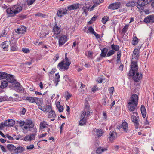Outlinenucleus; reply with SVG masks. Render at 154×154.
Returning <instances> with one entry per match:
<instances>
[{"mask_svg":"<svg viewBox=\"0 0 154 154\" xmlns=\"http://www.w3.org/2000/svg\"><path fill=\"white\" fill-rule=\"evenodd\" d=\"M25 125H27L29 126V127H30L32 128L36 127H34V124L32 122V121L31 120H26L25 121Z\"/></svg>","mask_w":154,"mask_h":154,"instance_id":"nucleus-29","label":"nucleus"},{"mask_svg":"<svg viewBox=\"0 0 154 154\" xmlns=\"http://www.w3.org/2000/svg\"><path fill=\"white\" fill-rule=\"evenodd\" d=\"M26 6L25 4H22V6L16 5L12 7L8 8L6 12L10 16H14L16 14L20 12L23 9H26Z\"/></svg>","mask_w":154,"mask_h":154,"instance_id":"nucleus-3","label":"nucleus"},{"mask_svg":"<svg viewBox=\"0 0 154 154\" xmlns=\"http://www.w3.org/2000/svg\"><path fill=\"white\" fill-rule=\"evenodd\" d=\"M67 41V37L66 35H63L59 38V46L63 45Z\"/></svg>","mask_w":154,"mask_h":154,"instance_id":"nucleus-18","label":"nucleus"},{"mask_svg":"<svg viewBox=\"0 0 154 154\" xmlns=\"http://www.w3.org/2000/svg\"><path fill=\"white\" fill-rule=\"evenodd\" d=\"M0 148L2 150V151L3 152H6V149L5 148L3 145H0Z\"/></svg>","mask_w":154,"mask_h":154,"instance_id":"nucleus-59","label":"nucleus"},{"mask_svg":"<svg viewBox=\"0 0 154 154\" xmlns=\"http://www.w3.org/2000/svg\"><path fill=\"white\" fill-rule=\"evenodd\" d=\"M7 147L8 149L10 151H12L14 150L15 151V149H16V147L14 145L11 144H9L7 145Z\"/></svg>","mask_w":154,"mask_h":154,"instance_id":"nucleus-37","label":"nucleus"},{"mask_svg":"<svg viewBox=\"0 0 154 154\" xmlns=\"http://www.w3.org/2000/svg\"><path fill=\"white\" fill-rule=\"evenodd\" d=\"M38 108L39 109L44 111H46V108L44 106H42L40 105L38 106Z\"/></svg>","mask_w":154,"mask_h":154,"instance_id":"nucleus-55","label":"nucleus"},{"mask_svg":"<svg viewBox=\"0 0 154 154\" xmlns=\"http://www.w3.org/2000/svg\"><path fill=\"white\" fill-rule=\"evenodd\" d=\"M34 147V146L32 144L29 146H27V149L28 150L32 149Z\"/></svg>","mask_w":154,"mask_h":154,"instance_id":"nucleus-61","label":"nucleus"},{"mask_svg":"<svg viewBox=\"0 0 154 154\" xmlns=\"http://www.w3.org/2000/svg\"><path fill=\"white\" fill-rule=\"evenodd\" d=\"M80 5L79 4L76 3L72 5L68 6L67 9L69 11L76 9L79 7Z\"/></svg>","mask_w":154,"mask_h":154,"instance_id":"nucleus-22","label":"nucleus"},{"mask_svg":"<svg viewBox=\"0 0 154 154\" xmlns=\"http://www.w3.org/2000/svg\"><path fill=\"white\" fill-rule=\"evenodd\" d=\"M46 111L49 113V116H54L55 115V112L52 110L51 106L50 105L46 106Z\"/></svg>","mask_w":154,"mask_h":154,"instance_id":"nucleus-21","label":"nucleus"},{"mask_svg":"<svg viewBox=\"0 0 154 154\" xmlns=\"http://www.w3.org/2000/svg\"><path fill=\"white\" fill-rule=\"evenodd\" d=\"M10 51H17L18 48L17 46V43L15 40L10 41Z\"/></svg>","mask_w":154,"mask_h":154,"instance_id":"nucleus-13","label":"nucleus"},{"mask_svg":"<svg viewBox=\"0 0 154 154\" xmlns=\"http://www.w3.org/2000/svg\"><path fill=\"white\" fill-rule=\"evenodd\" d=\"M67 10L66 8H63L58 10L57 12V15L62 17L67 14Z\"/></svg>","mask_w":154,"mask_h":154,"instance_id":"nucleus-19","label":"nucleus"},{"mask_svg":"<svg viewBox=\"0 0 154 154\" xmlns=\"http://www.w3.org/2000/svg\"><path fill=\"white\" fill-rule=\"evenodd\" d=\"M148 3L147 0H138L137 2L138 6L137 7L140 9L142 6H144Z\"/></svg>","mask_w":154,"mask_h":154,"instance_id":"nucleus-17","label":"nucleus"},{"mask_svg":"<svg viewBox=\"0 0 154 154\" xmlns=\"http://www.w3.org/2000/svg\"><path fill=\"white\" fill-rule=\"evenodd\" d=\"M141 46H138L137 48L135 49L133 51V55L132 56V60L134 62L136 61L137 63V60L139 57V50L140 49ZM132 62H131V63Z\"/></svg>","mask_w":154,"mask_h":154,"instance_id":"nucleus-7","label":"nucleus"},{"mask_svg":"<svg viewBox=\"0 0 154 154\" xmlns=\"http://www.w3.org/2000/svg\"><path fill=\"white\" fill-rule=\"evenodd\" d=\"M11 88H13L17 91L21 93L23 92L24 91V88L21 86L20 84L18 82H16L15 84Z\"/></svg>","mask_w":154,"mask_h":154,"instance_id":"nucleus-8","label":"nucleus"},{"mask_svg":"<svg viewBox=\"0 0 154 154\" xmlns=\"http://www.w3.org/2000/svg\"><path fill=\"white\" fill-rule=\"evenodd\" d=\"M103 100V104L104 105H106L108 102V100L107 98V97H104Z\"/></svg>","mask_w":154,"mask_h":154,"instance_id":"nucleus-57","label":"nucleus"},{"mask_svg":"<svg viewBox=\"0 0 154 154\" xmlns=\"http://www.w3.org/2000/svg\"><path fill=\"white\" fill-rule=\"evenodd\" d=\"M60 104V103L59 101H58L56 103V107L58 109L59 111L60 112H61L63 110V106L61 105Z\"/></svg>","mask_w":154,"mask_h":154,"instance_id":"nucleus-31","label":"nucleus"},{"mask_svg":"<svg viewBox=\"0 0 154 154\" xmlns=\"http://www.w3.org/2000/svg\"><path fill=\"white\" fill-rule=\"evenodd\" d=\"M128 75L133 76V80L135 82H137L142 79V74L140 72L138 71V67L136 62L132 61Z\"/></svg>","mask_w":154,"mask_h":154,"instance_id":"nucleus-1","label":"nucleus"},{"mask_svg":"<svg viewBox=\"0 0 154 154\" xmlns=\"http://www.w3.org/2000/svg\"><path fill=\"white\" fill-rule=\"evenodd\" d=\"M138 103V95L135 94H133L129 100L128 108L129 110L132 112L133 115H138V113L136 111V108Z\"/></svg>","mask_w":154,"mask_h":154,"instance_id":"nucleus-2","label":"nucleus"},{"mask_svg":"<svg viewBox=\"0 0 154 154\" xmlns=\"http://www.w3.org/2000/svg\"><path fill=\"white\" fill-rule=\"evenodd\" d=\"M7 74L3 72H0V80L6 78Z\"/></svg>","mask_w":154,"mask_h":154,"instance_id":"nucleus-41","label":"nucleus"},{"mask_svg":"<svg viewBox=\"0 0 154 154\" xmlns=\"http://www.w3.org/2000/svg\"><path fill=\"white\" fill-rule=\"evenodd\" d=\"M142 116H146V114L145 107L143 105H142L140 108Z\"/></svg>","mask_w":154,"mask_h":154,"instance_id":"nucleus-38","label":"nucleus"},{"mask_svg":"<svg viewBox=\"0 0 154 154\" xmlns=\"http://www.w3.org/2000/svg\"><path fill=\"white\" fill-rule=\"evenodd\" d=\"M131 119L134 124L135 128L137 129L139 127V122L138 116H132Z\"/></svg>","mask_w":154,"mask_h":154,"instance_id":"nucleus-10","label":"nucleus"},{"mask_svg":"<svg viewBox=\"0 0 154 154\" xmlns=\"http://www.w3.org/2000/svg\"><path fill=\"white\" fill-rule=\"evenodd\" d=\"M47 134V133H45L43 134H41L39 136V138H42L45 137Z\"/></svg>","mask_w":154,"mask_h":154,"instance_id":"nucleus-63","label":"nucleus"},{"mask_svg":"<svg viewBox=\"0 0 154 154\" xmlns=\"http://www.w3.org/2000/svg\"><path fill=\"white\" fill-rule=\"evenodd\" d=\"M26 30V27L24 26H21L20 27L18 28L15 31L18 34H22L25 33Z\"/></svg>","mask_w":154,"mask_h":154,"instance_id":"nucleus-20","label":"nucleus"},{"mask_svg":"<svg viewBox=\"0 0 154 154\" xmlns=\"http://www.w3.org/2000/svg\"><path fill=\"white\" fill-rule=\"evenodd\" d=\"M71 96L72 95L69 92H67L66 93V95L65 97L66 100H67L70 98Z\"/></svg>","mask_w":154,"mask_h":154,"instance_id":"nucleus-48","label":"nucleus"},{"mask_svg":"<svg viewBox=\"0 0 154 154\" xmlns=\"http://www.w3.org/2000/svg\"><path fill=\"white\" fill-rule=\"evenodd\" d=\"M121 3L119 2L113 3L110 4L108 7L109 9L112 10L117 9L120 7L121 5Z\"/></svg>","mask_w":154,"mask_h":154,"instance_id":"nucleus-12","label":"nucleus"},{"mask_svg":"<svg viewBox=\"0 0 154 154\" xmlns=\"http://www.w3.org/2000/svg\"><path fill=\"white\" fill-rule=\"evenodd\" d=\"M82 9L83 11L82 14H85V16H86L87 14V13L89 10V7H88L87 6H84L82 8Z\"/></svg>","mask_w":154,"mask_h":154,"instance_id":"nucleus-40","label":"nucleus"},{"mask_svg":"<svg viewBox=\"0 0 154 154\" xmlns=\"http://www.w3.org/2000/svg\"><path fill=\"white\" fill-rule=\"evenodd\" d=\"M109 94L110 95V98L112 97L113 92L114 91V89L113 87H110L109 89Z\"/></svg>","mask_w":154,"mask_h":154,"instance_id":"nucleus-45","label":"nucleus"},{"mask_svg":"<svg viewBox=\"0 0 154 154\" xmlns=\"http://www.w3.org/2000/svg\"><path fill=\"white\" fill-rule=\"evenodd\" d=\"M95 133L97 136L98 137H99L102 136V134L103 133V131L101 129H96Z\"/></svg>","mask_w":154,"mask_h":154,"instance_id":"nucleus-35","label":"nucleus"},{"mask_svg":"<svg viewBox=\"0 0 154 154\" xmlns=\"http://www.w3.org/2000/svg\"><path fill=\"white\" fill-rule=\"evenodd\" d=\"M121 52L120 51H119L117 53V60L118 62L119 61L120 59V57L121 56Z\"/></svg>","mask_w":154,"mask_h":154,"instance_id":"nucleus-58","label":"nucleus"},{"mask_svg":"<svg viewBox=\"0 0 154 154\" xmlns=\"http://www.w3.org/2000/svg\"><path fill=\"white\" fill-rule=\"evenodd\" d=\"M32 133L26 135L23 139L25 141H31L35 140L37 135V129H33Z\"/></svg>","mask_w":154,"mask_h":154,"instance_id":"nucleus-5","label":"nucleus"},{"mask_svg":"<svg viewBox=\"0 0 154 154\" xmlns=\"http://www.w3.org/2000/svg\"><path fill=\"white\" fill-rule=\"evenodd\" d=\"M111 47L112 50L116 51H118L119 48V46L117 45H115L114 44L112 45Z\"/></svg>","mask_w":154,"mask_h":154,"instance_id":"nucleus-42","label":"nucleus"},{"mask_svg":"<svg viewBox=\"0 0 154 154\" xmlns=\"http://www.w3.org/2000/svg\"><path fill=\"white\" fill-rule=\"evenodd\" d=\"M109 20V17L107 16H105L102 19V22L104 24Z\"/></svg>","mask_w":154,"mask_h":154,"instance_id":"nucleus-43","label":"nucleus"},{"mask_svg":"<svg viewBox=\"0 0 154 154\" xmlns=\"http://www.w3.org/2000/svg\"><path fill=\"white\" fill-rule=\"evenodd\" d=\"M95 32L93 28L91 26H90L89 27L88 29L86 32L90 33L93 34Z\"/></svg>","mask_w":154,"mask_h":154,"instance_id":"nucleus-46","label":"nucleus"},{"mask_svg":"<svg viewBox=\"0 0 154 154\" xmlns=\"http://www.w3.org/2000/svg\"><path fill=\"white\" fill-rule=\"evenodd\" d=\"M136 4V2L134 1H130L126 4V6L128 7H134Z\"/></svg>","mask_w":154,"mask_h":154,"instance_id":"nucleus-32","label":"nucleus"},{"mask_svg":"<svg viewBox=\"0 0 154 154\" xmlns=\"http://www.w3.org/2000/svg\"><path fill=\"white\" fill-rule=\"evenodd\" d=\"M35 101L34 102L38 106H39L40 105H42L43 103L42 100V99L41 98H35Z\"/></svg>","mask_w":154,"mask_h":154,"instance_id":"nucleus-36","label":"nucleus"},{"mask_svg":"<svg viewBox=\"0 0 154 154\" xmlns=\"http://www.w3.org/2000/svg\"><path fill=\"white\" fill-rule=\"evenodd\" d=\"M22 132L23 133L26 134L28 133L29 131L30 132L32 131L33 129H37L36 127L32 128L27 125H25L24 126H23L22 127Z\"/></svg>","mask_w":154,"mask_h":154,"instance_id":"nucleus-15","label":"nucleus"},{"mask_svg":"<svg viewBox=\"0 0 154 154\" xmlns=\"http://www.w3.org/2000/svg\"><path fill=\"white\" fill-rule=\"evenodd\" d=\"M117 134L115 129L110 132L108 137L110 141L113 142L117 138Z\"/></svg>","mask_w":154,"mask_h":154,"instance_id":"nucleus-9","label":"nucleus"},{"mask_svg":"<svg viewBox=\"0 0 154 154\" xmlns=\"http://www.w3.org/2000/svg\"><path fill=\"white\" fill-rule=\"evenodd\" d=\"M35 16L36 17H45V15L41 13H38L35 14Z\"/></svg>","mask_w":154,"mask_h":154,"instance_id":"nucleus-51","label":"nucleus"},{"mask_svg":"<svg viewBox=\"0 0 154 154\" xmlns=\"http://www.w3.org/2000/svg\"><path fill=\"white\" fill-rule=\"evenodd\" d=\"M144 21L148 23H153L154 22V15L148 16L144 18Z\"/></svg>","mask_w":154,"mask_h":154,"instance_id":"nucleus-16","label":"nucleus"},{"mask_svg":"<svg viewBox=\"0 0 154 154\" xmlns=\"http://www.w3.org/2000/svg\"><path fill=\"white\" fill-rule=\"evenodd\" d=\"M67 53L65 54V59L63 61L59 63L58 66L59 67L60 69L61 70H67L69 68V67L71 63V62L69 61L67 57Z\"/></svg>","mask_w":154,"mask_h":154,"instance_id":"nucleus-4","label":"nucleus"},{"mask_svg":"<svg viewBox=\"0 0 154 154\" xmlns=\"http://www.w3.org/2000/svg\"><path fill=\"white\" fill-rule=\"evenodd\" d=\"M97 89H98V88L97 87V86H94L92 89V91L93 92H95L97 90Z\"/></svg>","mask_w":154,"mask_h":154,"instance_id":"nucleus-60","label":"nucleus"},{"mask_svg":"<svg viewBox=\"0 0 154 154\" xmlns=\"http://www.w3.org/2000/svg\"><path fill=\"white\" fill-rule=\"evenodd\" d=\"M128 25H126L125 26L122 31V33L125 34L128 28Z\"/></svg>","mask_w":154,"mask_h":154,"instance_id":"nucleus-49","label":"nucleus"},{"mask_svg":"<svg viewBox=\"0 0 154 154\" xmlns=\"http://www.w3.org/2000/svg\"><path fill=\"white\" fill-rule=\"evenodd\" d=\"M53 31L54 34L57 35L60 32L61 29L56 25L54 26Z\"/></svg>","mask_w":154,"mask_h":154,"instance_id":"nucleus-26","label":"nucleus"},{"mask_svg":"<svg viewBox=\"0 0 154 154\" xmlns=\"http://www.w3.org/2000/svg\"><path fill=\"white\" fill-rule=\"evenodd\" d=\"M117 128L119 130L121 129L125 133H127L130 131L129 129L128 124L125 120L122 121V123L121 125L118 126Z\"/></svg>","mask_w":154,"mask_h":154,"instance_id":"nucleus-6","label":"nucleus"},{"mask_svg":"<svg viewBox=\"0 0 154 154\" xmlns=\"http://www.w3.org/2000/svg\"><path fill=\"white\" fill-rule=\"evenodd\" d=\"M5 126V125L4 122H2L0 124V129H2V128Z\"/></svg>","mask_w":154,"mask_h":154,"instance_id":"nucleus-64","label":"nucleus"},{"mask_svg":"<svg viewBox=\"0 0 154 154\" xmlns=\"http://www.w3.org/2000/svg\"><path fill=\"white\" fill-rule=\"evenodd\" d=\"M9 44L10 43L8 42L5 41L2 44L1 46L5 50L7 51Z\"/></svg>","mask_w":154,"mask_h":154,"instance_id":"nucleus-28","label":"nucleus"},{"mask_svg":"<svg viewBox=\"0 0 154 154\" xmlns=\"http://www.w3.org/2000/svg\"><path fill=\"white\" fill-rule=\"evenodd\" d=\"M35 97H26L25 100H27L30 103H33L35 101Z\"/></svg>","mask_w":154,"mask_h":154,"instance_id":"nucleus-39","label":"nucleus"},{"mask_svg":"<svg viewBox=\"0 0 154 154\" xmlns=\"http://www.w3.org/2000/svg\"><path fill=\"white\" fill-rule=\"evenodd\" d=\"M115 51L114 50H111L107 53V57L113 55L115 53Z\"/></svg>","mask_w":154,"mask_h":154,"instance_id":"nucleus-50","label":"nucleus"},{"mask_svg":"<svg viewBox=\"0 0 154 154\" xmlns=\"http://www.w3.org/2000/svg\"><path fill=\"white\" fill-rule=\"evenodd\" d=\"M48 125L47 124V122L45 121L42 122L40 124L39 127L40 129L42 131H44V129L46 128H47Z\"/></svg>","mask_w":154,"mask_h":154,"instance_id":"nucleus-24","label":"nucleus"},{"mask_svg":"<svg viewBox=\"0 0 154 154\" xmlns=\"http://www.w3.org/2000/svg\"><path fill=\"white\" fill-rule=\"evenodd\" d=\"M89 106L88 104H87L85 105L82 116H88L92 115V112L90 111Z\"/></svg>","mask_w":154,"mask_h":154,"instance_id":"nucleus-11","label":"nucleus"},{"mask_svg":"<svg viewBox=\"0 0 154 154\" xmlns=\"http://www.w3.org/2000/svg\"><path fill=\"white\" fill-rule=\"evenodd\" d=\"M97 80L99 83H101L103 80L105 81V79L100 77L97 78Z\"/></svg>","mask_w":154,"mask_h":154,"instance_id":"nucleus-56","label":"nucleus"},{"mask_svg":"<svg viewBox=\"0 0 154 154\" xmlns=\"http://www.w3.org/2000/svg\"><path fill=\"white\" fill-rule=\"evenodd\" d=\"M107 51V49L106 48H103L101 50V53L100 56L103 57H105L106 55Z\"/></svg>","mask_w":154,"mask_h":154,"instance_id":"nucleus-34","label":"nucleus"},{"mask_svg":"<svg viewBox=\"0 0 154 154\" xmlns=\"http://www.w3.org/2000/svg\"><path fill=\"white\" fill-rule=\"evenodd\" d=\"M22 51L24 53H28L29 52V50L27 48H22Z\"/></svg>","mask_w":154,"mask_h":154,"instance_id":"nucleus-54","label":"nucleus"},{"mask_svg":"<svg viewBox=\"0 0 154 154\" xmlns=\"http://www.w3.org/2000/svg\"><path fill=\"white\" fill-rule=\"evenodd\" d=\"M107 147H99L97 149L96 152L97 154H101L104 151H107Z\"/></svg>","mask_w":154,"mask_h":154,"instance_id":"nucleus-23","label":"nucleus"},{"mask_svg":"<svg viewBox=\"0 0 154 154\" xmlns=\"http://www.w3.org/2000/svg\"><path fill=\"white\" fill-rule=\"evenodd\" d=\"M138 42V39L137 38L135 37L133 38L132 41V44L134 45H136Z\"/></svg>","mask_w":154,"mask_h":154,"instance_id":"nucleus-44","label":"nucleus"},{"mask_svg":"<svg viewBox=\"0 0 154 154\" xmlns=\"http://www.w3.org/2000/svg\"><path fill=\"white\" fill-rule=\"evenodd\" d=\"M4 138H8L10 140H14V139H13V137H12L11 136H10L8 134H6L4 136Z\"/></svg>","mask_w":154,"mask_h":154,"instance_id":"nucleus-53","label":"nucleus"},{"mask_svg":"<svg viewBox=\"0 0 154 154\" xmlns=\"http://www.w3.org/2000/svg\"><path fill=\"white\" fill-rule=\"evenodd\" d=\"M24 150V149L21 146H19L17 148H16V149L15 150L14 153L16 154L22 152Z\"/></svg>","mask_w":154,"mask_h":154,"instance_id":"nucleus-33","label":"nucleus"},{"mask_svg":"<svg viewBox=\"0 0 154 154\" xmlns=\"http://www.w3.org/2000/svg\"><path fill=\"white\" fill-rule=\"evenodd\" d=\"M26 2L27 5H32L34 2L35 1V0H26Z\"/></svg>","mask_w":154,"mask_h":154,"instance_id":"nucleus-52","label":"nucleus"},{"mask_svg":"<svg viewBox=\"0 0 154 154\" xmlns=\"http://www.w3.org/2000/svg\"><path fill=\"white\" fill-rule=\"evenodd\" d=\"M7 81L11 83L12 85L13 86L15 84L16 82H17V81L14 79L13 75L10 74H7L6 77Z\"/></svg>","mask_w":154,"mask_h":154,"instance_id":"nucleus-14","label":"nucleus"},{"mask_svg":"<svg viewBox=\"0 0 154 154\" xmlns=\"http://www.w3.org/2000/svg\"><path fill=\"white\" fill-rule=\"evenodd\" d=\"M104 0H93L94 3L97 5H98L100 4L103 2Z\"/></svg>","mask_w":154,"mask_h":154,"instance_id":"nucleus-47","label":"nucleus"},{"mask_svg":"<svg viewBox=\"0 0 154 154\" xmlns=\"http://www.w3.org/2000/svg\"><path fill=\"white\" fill-rule=\"evenodd\" d=\"M87 119V116H84L80 119L79 122V125L81 126L83 125L86 123Z\"/></svg>","mask_w":154,"mask_h":154,"instance_id":"nucleus-27","label":"nucleus"},{"mask_svg":"<svg viewBox=\"0 0 154 154\" xmlns=\"http://www.w3.org/2000/svg\"><path fill=\"white\" fill-rule=\"evenodd\" d=\"M4 123H5V126H12L14 124L15 122L13 120H8L5 121Z\"/></svg>","mask_w":154,"mask_h":154,"instance_id":"nucleus-25","label":"nucleus"},{"mask_svg":"<svg viewBox=\"0 0 154 154\" xmlns=\"http://www.w3.org/2000/svg\"><path fill=\"white\" fill-rule=\"evenodd\" d=\"M1 85L0 86V89L1 90L0 91L2 90V92L3 91L2 90V89H4L5 88L7 87V85H8V82H7V81L5 80H2L1 81Z\"/></svg>","mask_w":154,"mask_h":154,"instance_id":"nucleus-30","label":"nucleus"},{"mask_svg":"<svg viewBox=\"0 0 154 154\" xmlns=\"http://www.w3.org/2000/svg\"><path fill=\"white\" fill-rule=\"evenodd\" d=\"M26 112V109L24 108H23L22 110L21 111L20 113L21 114L24 115Z\"/></svg>","mask_w":154,"mask_h":154,"instance_id":"nucleus-62","label":"nucleus"}]
</instances>
